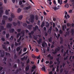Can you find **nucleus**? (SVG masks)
<instances>
[{"label": "nucleus", "instance_id": "1", "mask_svg": "<svg viewBox=\"0 0 74 74\" xmlns=\"http://www.w3.org/2000/svg\"><path fill=\"white\" fill-rule=\"evenodd\" d=\"M34 15H32L31 16L30 19H29L30 22L31 23H33L34 22Z\"/></svg>", "mask_w": 74, "mask_h": 74}, {"label": "nucleus", "instance_id": "2", "mask_svg": "<svg viewBox=\"0 0 74 74\" xmlns=\"http://www.w3.org/2000/svg\"><path fill=\"white\" fill-rule=\"evenodd\" d=\"M3 8L2 7H0V18L2 17V14L3 13V11L2 10Z\"/></svg>", "mask_w": 74, "mask_h": 74}, {"label": "nucleus", "instance_id": "3", "mask_svg": "<svg viewBox=\"0 0 74 74\" xmlns=\"http://www.w3.org/2000/svg\"><path fill=\"white\" fill-rule=\"evenodd\" d=\"M42 47H45V46H47V44L46 42H44L42 44H41Z\"/></svg>", "mask_w": 74, "mask_h": 74}, {"label": "nucleus", "instance_id": "4", "mask_svg": "<svg viewBox=\"0 0 74 74\" xmlns=\"http://www.w3.org/2000/svg\"><path fill=\"white\" fill-rule=\"evenodd\" d=\"M27 6H28L25 8V10H28V9H30L31 8V6L29 5H27Z\"/></svg>", "mask_w": 74, "mask_h": 74}, {"label": "nucleus", "instance_id": "5", "mask_svg": "<svg viewBox=\"0 0 74 74\" xmlns=\"http://www.w3.org/2000/svg\"><path fill=\"white\" fill-rule=\"evenodd\" d=\"M12 24L11 23L7 24V28H10L12 27Z\"/></svg>", "mask_w": 74, "mask_h": 74}, {"label": "nucleus", "instance_id": "6", "mask_svg": "<svg viewBox=\"0 0 74 74\" xmlns=\"http://www.w3.org/2000/svg\"><path fill=\"white\" fill-rule=\"evenodd\" d=\"M38 29V27L37 25L35 26V27L33 28V30L34 31H36L37 29Z\"/></svg>", "mask_w": 74, "mask_h": 74}, {"label": "nucleus", "instance_id": "7", "mask_svg": "<svg viewBox=\"0 0 74 74\" xmlns=\"http://www.w3.org/2000/svg\"><path fill=\"white\" fill-rule=\"evenodd\" d=\"M0 32H1L2 30L4 29V27L2 25H0Z\"/></svg>", "mask_w": 74, "mask_h": 74}, {"label": "nucleus", "instance_id": "8", "mask_svg": "<svg viewBox=\"0 0 74 74\" xmlns=\"http://www.w3.org/2000/svg\"><path fill=\"white\" fill-rule=\"evenodd\" d=\"M51 60H53V57L52 56H51V54H49L47 56Z\"/></svg>", "mask_w": 74, "mask_h": 74}, {"label": "nucleus", "instance_id": "9", "mask_svg": "<svg viewBox=\"0 0 74 74\" xmlns=\"http://www.w3.org/2000/svg\"><path fill=\"white\" fill-rule=\"evenodd\" d=\"M33 27V26L32 25H28L27 28L29 30H30L31 29H32V27Z\"/></svg>", "mask_w": 74, "mask_h": 74}, {"label": "nucleus", "instance_id": "10", "mask_svg": "<svg viewBox=\"0 0 74 74\" xmlns=\"http://www.w3.org/2000/svg\"><path fill=\"white\" fill-rule=\"evenodd\" d=\"M56 60L57 62H58V64H60V58H56Z\"/></svg>", "mask_w": 74, "mask_h": 74}, {"label": "nucleus", "instance_id": "11", "mask_svg": "<svg viewBox=\"0 0 74 74\" xmlns=\"http://www.w3.org/2000/svg\"><path fill=\"white\" fill-rule=\"evenodd\" d=\"M37 42L38 44H40L42 42V39L41 38L39 39V40H37Z\"/></svg>", "mask_w": 74, "mask_h": 74}, {"label": "nucleus", "instance_id": "12", "mask_svg": "<svg viewBox=\"0 0 74 74\" xmlns=\"http://www.w3.org/2000/svg\"><path fill=\"white\" fill-rule=\"evenodd\" d=\"M71 35L73 36L74 34V29H71Z\"/></svg>", "mask_w": 74, "mask_h": 74}, {"label": "nucleus", "instance_id": "13", "mask_svg": "<svg viewBox=\"0 0 74 74\" xmlns=\"http://www.w3.org/2000/svg\"><path fill=\"white\" fill-rule=\"evenodd\" d=\"M29 70V66H27L26 67H25V70L26 71H27Z\"/></svg>", "mask_w": 74, "mask_h": 74}, {"label": "nucleus", "instance_id": "14", "mask_svg": "<svg viewBox=\"0 0 74 74\" xmlns=\"http://www.w3.org/2000/svg\"><path fill=\"white\" fill-rule=\"evenodd\" d=\"M5 52L3 51V52L1 53V56L2 57H4L5 56Z\"/></svg>", "mask_w": 74, "mask_h": 74}, {"label": "nucleus", "instance_id": "15", "mask_svg": "<svg viewBox=\"0 0 74 74\" xmlns=\"http://www.w3.org/2000/svg\"><path fill=\"white\" fill-rule=\"evenodd\" d=\"M14 32V29H11L9 30V32L10 33H12Z\"/></svg>", "mask_w": 74, "mask_h": 74}, {"label": "nucleus", "instance_id": "16", "mask_svg": "<svg viewBox=\"0 0 74 74\" xmlns=\"http://www.w3.org/2000/svg\"><path fill=\"white\" fill-rule=\"evenodd\" d=\"M49 23L48 22H46V25L45 27L47 28H48L49 27Z\"/></svg>", "mask_w": 74, "mask_h": 74}, {"label": "nucleus", "instance_id": "17", "mask_svg": "<svg viewBox=\"0 0 74 74\" xmlns=\"http://www.w3.org/2000/svg\"><path fill=\"white\" fill-rule=\"evenodd\" d=\"M2 47H3V49H4L5 51H8V50H7V49L6 48L5 46V45H3Z\"/></svg>", "mask_w": 74, "mask_h": 74}, {"label": "nucleus", "instance_id": "18", "mask_svg": "<svg viewBox=\"0 0 74 74\" xmlns=\"http://www.w3.org/2000/svg\"><path fill=\"white\" fill-rule=\"evenodd\" d=\"M49 42H52V37H50V38L48 39Z\"/></svg>", "mask_w": 74, "mask_h": 74}, {"label": "nucleus", "instance_id": "19", "mask_svg": "<svg viewBox=\"0 0 74 74\" xmlns=\"http://www.w3.org/2000/svg\"><path fill=\"white\" fill-rule=\"evenodd\" d=\"M2 24H1V25H4L5 23V21L4 20H2Z\"/></svg>", "mask_w": 74, "mask_h": 74}, {"label": "nucleus", "instance_id": "20", "mask_svg": "<svg viewBox=\"0 0 74 74\" xmlns=\"http://www.w3.org/2000/svg\"><path fill=\"white\" fill-rule=\"evenodd\" d=\"M3 18L5 20H6L8 19V17L5 15H4L3 16Z\"/></svg>", "mask_w": 74, "mask_h": 74}, {"label": "nucleus", "instance_id": "21", "mask_svg": "<svg viewBox=\"0 0 74 74\" xmlns=\"http://www.w3.org/2000/svg\"><path fill=\"white\" fill-rule=\"evenodd\" d=\"M41 70H42V71H46V69L44 67H43L41 69Z\"/></svg>", "mask_w": 74, "mask_h": 74}, {"label": "nucleus", "instance_id": "22", "mask_svg": "<svg viewBox=\"0 0 74 74\" xmlns=\"http://www.w3.org/2000/svg\"><path fill=\"white\" fill-rule=\"evenodd\" d=\"M56 49L59 51L60 50V47L59 46H57V48Z\"/></svg>", "mask_w": 74, "mask_h": 74}, {"label": "nucleus", "instance_id": "23", "mask_svg": "<svg viewBox=\"0 0 74 74\" xmlns=\"http://www.w3.org/2000/svg\"><path fill=\"white\" fill-rule=\"evenodd\" d=\"M21 49V48L19 47H18L17 48H16V51H17V52L19 51Z\"/></svg>", "mask_w": 74, "mask_h": 74}, {"label": "nucleus", "instance_id": "24", "mask_svg": "<svg viewBox=\"0 0 74 74\" xmlns=\"http://www.w3.org/2000/svg\"><path fill=\"white\" fill-rule=\"evenodd\" d=\"M15 16L13 13H12L11 14V17L12 18H14L15 17Z\"/></svg>", "mask_w": 74, "mask_h": 74}, {"label": "nucleus", "instance_id": "25", "mask_svg": "<svg viewBox=\"0 0 74 74\" xmlns=\"http://www.w3.org/2000/svg\"><path fill=\"white\" fill-rule=\"evenodd\" d=\"M34 58H36V59H38L39 58H40V55H39V56H37V57H36V56H34Z\"/></svg>", "mask_w": 74, "mask_h": 74}, {"label": "nucleus", "instance_id": "26", "mask_svg": "<svg viewBox=\"0 0 74 74\" xmlns=\"http://www.w3.org/2000/svg\"><path fill=\"white\" fill-rule=\"evenodd\" d=\"M23 16L22 15H21L18 17V18L19 20H21L22 19Z\"/></svg>", "mask_w": 74, "mask_h": 74}, {"label": "nucleus", "instance_id": "27", "mask_svg": "<svg viewBox=\"0 0 74 74\" xmlns=\"http://www.w3.org/2000/svg\"><path fill=\"white\" fill-rule=\"evenodd\" d=\"M5 53L6 54V56H10V54L9 53H8L7 52H5Z\"/></svg>", "mask_w": 74, "mask_h": 74}, {"label": "nucleus", "instance_id": "28", "mask_svg": "<svg viewBox=\"0 0 74 74\" xmlns=\"http://www.w3.org/2000/svg\"><path fill=\"white\" fill-rule=\"evenodd\" d=\"M28 53V51L25 52V53H23L22 55H21V56H24L27 53Z\"/></svg>", "mask_w": 74, "mask_h": 74}, {"label": "nucleus", "instance_id": "29", "mask_svg": "<svg viewBox=\"0 0 74 74\" xmlns=\"http://www.w3.org/2000/svg\"><path fill=\"white\" fill-rule=\"evenodd\" d=\"M9 14V12L7 10H6L5 11V14L6 15H8Z\"/></svg>", "mask_w": 74, "mask_h": 74}, {"label": "nucleus", "instance_id": "30", "mask_svg": "<svg viewBox=\"0 0 74 74\" xmlns=\"http://www.w3.org/2000/svg\"><path fill=\"white\" fill-rule=\"evenodd\" d=\"M21 35V33H18L17 35V36H16V38H19V37L20 36V35Z\"/></svg>", "mask_w": 74, "mask_h": 74}, {"label": "nucleus", "instance_id": "31", "mask_svg": "<svg viewBox=\"0 0 74 74\" xmlns=\"http://www.w3.org/2000/svg\"><path fill=\"white\" fill-rule=\"evenodd\" d=\"M36 68V66L35 65H34V66H33L32 67V69H35Z\"/></svg>", "mask_w": 74, "mask_h": 74}, {"label": "nucleus", "instance_id": "32", "mask_svg": "<svg viewBox=\"0 0 74 74\" xmlns=\"http://www.w3.org/2000/svg\"><path fill=\"white\" fill-rule=\"evenodd\" d=\"M10 34H6V37L8 38L9 37H10Z\"/></svg>", "mask_w": 74, "mask_h": 74}, {"label": "nucleus", "instance_id": "33", "mask_svg": "<svg viewBox=\"0 0 74 74\" xmlns=\"http://www.w3.org/2000/svg\"><path fill=\"white\" fill-rule=\"evenodd\" d=\"M13 25L14 26H16L17 25V23H15V22H14L13 23Z\"/></svg>", "mask_w": 74, "mask_h": 74}, {"label": "nucleus", "instance_id": "34", "mask_svg": "<svg viewBox=\"0 0 74 74\" xmlns=\"http://www.w3.org/2000/svg\"><path fill=\"white\" fill-rule=\"evenodd\" d=\"M21 10L20 8H18V9L17 10L18 12V13L20 12L21 11Z\"/></svg>", "mask_w": 74, "mask_h": 74}, {"label": "nucleus", "instance_id": "35", "mask_svg": "<svg viewBox=\"0 0 74 74\" xmlns=\"http://www.w3.org/2000/svg\"><path fill=\"white\" fill-rule=\"evenodd\" d=\"M17 58V57L16 56V54H15L14 55V59H16Z\"/></svg>", "mask_w": 74, "mask_h": 74}, {"label": "nucleus", "instance_id": "36", "mask_svg": "<svg viewBox=\"0 0 74 74\" xmlns=\"http://www.w3.org/2000/svg\"><path fill=\"white\" fill-rule=\"evenodd\" d=\"M16 30L18 32H20L21 31V29H17Z\"/></svg>", "mask_w": 74, "mask_h": 74}, {"label": "nucleus", "instance_id": "37", "mask_svg": "<svg viewBox=\"0 0 74 74\" xmlns=\"http://www.w3.org/2000/svg\"><path fill=\"white\" fill-rule=\"evenodd\" d=\"M57 36H58V37L57 36H56V37L57 39H58V38H59V37L60 36V34H58V35H57Z\"/></svg>", "mask_w": 74, "mask_h": 74}, {"label": "nucleus", "instance_id": "38", "mask_svg": "<svg viewBox=\"0 0 74 74\" xmlns=\"http://www.w3.org/2000/svg\"><path fill=\"white\" fill-rule=\"evenodd\" d=\"M64 6L65 7H67V8H68V7H69V5L68 4V3H67L64 5Z\"/></svg>", "mask_w": 74, "mask_h": 74}, {"label": "nucleus", "instance_id": "39", "mask_svg": "<svg viewBox=\"0 0 74 74\" xmlns=\"http://www.w3.org/2000/svg\"><path fill=\"white\" fill-rule=\"evenodd\" d=\"M13 67L14 68L16 69L17 67V64H14V65L13 66Z\"/></svg>", "mask_w": 74, "mask_h": 74}, {"label": "nucleus", "instance_id": "40", "mask_svg": "<svg viewBox=\"0 0 74 74\" xmlns=\"http://www.w3.org/2000/svg\"><path fill=\"white\" fill-rule=\"evenodd\" d=\"M53 8L55 10H57V8L56 6L53 7Z\"/></svg>", "mask_w": 74, "mask_h": 74}, {"label": "nucleus", "instance_id": "41", "mask_svg": "<svg viewBox=\"0 0 74 74\" xmlns=\"http://www.w3.org/2000/svg\"><path fill=\"white\" fill-rule=\"evenodd\" d=\"M18 72H19V70L17 69L16 71L14 73H15V74H17L18 73Z\"/></svg>", "mask_w": 74, "mask_h": 74}, {"label": "nucleus", "instance_id": "42", "mask_svg": "<svg viewBox=\"0 0 74 74\" xmlns=\"http://www.w3.org/2000/svg\"><path fill=\"white\" fill-rule=\"evenodd\" d=\"M23 26L24 27H26L27 26V25L26 23H24L23 24Z\"/></svg>", "mask_w": 74, "mask_h": 74}, {"label": "nucleus", "instance_id": "43", "mask_svg": "<svg viewBox=\"0 0 74 74\" xmlns=\"http://www.w3.org/2000/svg\"><path fill=\"white\" fill-rule=\"evenodd\" d=\"M35 19L36 20H37L38 19V17L37 15H36L35 16Z\"/></svg>", "mask_w": 74, "mask_h": 74}, {"label": "nucleus", "instance_id": "44", "mask_svg": "<svg viewBox=\"0 0 74 74\" xmlns=\"http://www.w3.org/2000/svg\"><path fill=\"white\" fill-rule=\"evenodd\" d=\"M60 43L61 44V43H62L63 42V39L62 38H60Z\"/></svg>", "mask_w": 74, "mask_h": 74}, {"label": "nucleus", "instance_id": "45", "mask_svg": "<svg viewBox=\"0 0 74 74\" xmlns=\"http://www.w3.org/2000/svg\"><path fill=\"white\" fill-rule=\"evenodd\" d=\"M63 31H62L61 30H60V32H59V33L60 34H62L63 33Z\"/></svg>", "mask_w": 74, "mask_h": 74}, {"label": "nucleus", "instance_id": "46", "mask_svg": "<svg viewBox=\"0 0 74 74\" xmlns=\"http://www.w3.org/2000/svg\"><path fill=\"white\" fill-rule=\"evenodd\" d=\"M24 59H25V56L23 58H21V60H22L23 61Z\"/></svg>", "mask_w": 74, "mask_h": 74}, {"label": "nucleus", "instance_id": "47", "mask_svg": "<svg viewBox=\"0 0 74 74\" xmlns=\"http://www.w3.org/2000/svg\"><path fill=\"white\" fill-rule=\"evenodd\" d=\"M14 44H11V48L12 49H13L14 48Z\"/></svg>", "mask_w": 74, "mask_h": 74}, {"label": "nucleus", "instance_id": "48", "mask_svg": "<svg viewBox=\"0 0 74 74\" xmlns=\"http://www.w3.org/2000/svg\"><path fill=\"white\" fill-rule=\"evenodd\" d=\"M29 62H30V60L29 59H28L27 61V64H28L29 63Z\"/></svg>", "mask_w": 74, "mask_h": 74}, {"label": "nucleus", "instance_id": "49", "mask_svg": "<svg viewBox=\"0 0 74 74\" xmlns=\"http://www.w3.org/2000/svg\"><path fill=\"white\" fill-rule=\"evenodd\" d=\"M22 4V2L21 1H20L19 2V5H21Z\"/></svg>", "mask_w": 74, "mask_h": 74}, {"label": "nucleus", "instance_id": "50", "mask_svg": "<svg viewBox=\"0 0 74 74\" xmlns=\"http://www.w3.org/2000/svg\"><path fill=\"white\" fill-rule=\"evenodd\" d=\"M67 26L70 27V26H71V24H70V23H67Z\"/></svg>", "mask_w": 74, "mask_h": 74}, {"label": "nucleus", "instance_id": "51", "mask_svg": "<svg viewBox=\"0 0 74 74\" xmlns=\"http://www.w3.org/2000/svg\"><path fill=\"white\" fill-rule=\"evenodd\" d=\"M17 23L18 24V26H20V23H21L19 21H17Z\"/></svg>", "mask_w": 74, "mask_h": 74}, {"label": "nucleus", "instance_id": "52", "mask_svg": "<svg viewBox=\"0 0 74 74\" xmlns=\"http://www.w3.org/2000/svg\"><path fill=\"white\" fill-rule=\"evenodd\" d=\"M27 50V48H24L23 49V52H26Z\"/></svg>", "mask_w": 74, "mask_h": 74}, {"label": "nucleus", "instance_id": "53", "mask_svg": "<svg viewBox=\"0 0 74 74\" xmlns=\"http://www.w3.org/2000/svg\"><path fill=\"white\" fill-rule=\"evenodd\" d=\"M65 65H66V63H62V67H64Z\"/></svg>", "mask_w": 74, "mask_h": 74}, {"label": "nucleus", "instance_id": "54", "mask_svg": "<svg viewBox=\"0 0 74 74\" xmlns=\"http://www.w3.org/2000/svg\"><path fill=\"white\" fill-rule=\"evenodd\" d=\"M15 46H17L18 45V44L16 42H15Z\"/></svg>", "mask_w": 74, "mask_h": 74}, {"label": "nucleus", "instance_id": "55", "mask_svg": "<svg viewBox=\"0 0 74 74\" xmlns=\"http://www.w3.org/2000/svg\"><path fill=\"white\" fill-rule=\"evenodd\" d=\"M62 31H64V25H62Z\"/></svg>", "mask_w": 74, "mask_h": 74}, {"label": "nucleus", "instance_id": "56", "mask_svg": "<svg viewBox=\"0 0 74 74\" xmlns=\"http://www.w3.org/2000/svg\"><path fill=\"white\" fill-rule=\"evenodd\" d=\"M35 51L36 52H38L39 51V50L38 49H37V48H36L35 49Z\"/></svg>", "mask_w": 74, "mask_h": 74}, {"label": "nucleus", "instance_id": "57", "mask_svg": "<svg viewBox=\"0 0 74 74\" xmlns=\"http://www.w3.org/2000/svg\"><path fill=\"white\" fill-rule=\"evenodd\" d=\"M66 34L67 35H69L70 34V32H66Z\"/></svg>", "mask_w": 74, "mask_h": 74}, {"label": "nucleus", "instance_id": "58", "mask_svg": "<svg viewBox=\"0 0 74 74\" xmlns=\"http://www.w3.org/2000/svg\"><path fill=\"white\" fill-rule=\"evenodd\" d=\"M7 59V58L6 57H4L3 60L4 61H6Z\"/></svg>", "mask_w": 74, "mask_h": 74}, {"label": "nucleus", "instance_id": "59", "mask_svg": "<svg viewBox=\"0 0 74 74\" xmlns=\"http://www.w3.org/2000/svg\"><path fill=\"white\" fill-rule=\"evenodd\" d=\"M43 30L45 31H46L47 30V28L45 27H44L43 28Z\"/></svg>", "mask_w": 74, "mask_h": 74}, {"label": "nucleus", "instance_id": "60", "mask_svg": "<svg viewBox=\"0 0 74 74\" xmlns=\"http://www.w3.org/2000/svg\"><path fill=\"white\" fill-rule=\"evenodd\" d=\"M34 31H31V33L32 34H33L34 33Z\"/></svg>", "mask_w": 74, "mask_h": 74}, {"label": "nucleus", "instance_id": "61", "mask_svg": "<svg viewBox=\"0 0 74 74\" xmlns=\"http://www.w3.org/2000/svg\"><path fill=\"white\" fill-rule=\"evenodd\" d=\"M1 40L3 41H5V39L4 38H2Z\"/></svg>", "mask_w": 74, "mask_h": 74}, {"label": "nucleus", "instance_id": "62", "mask_svg": "<svg viewBox=\"0 0 74 74\" xmlns=\"http://www.w3.org/2000/svg\"><path fill=\"white\" fill-rule=\"evenodd\" d=\"M47 49V51H49V50L50 49V48L49 47H48Z\"/></svg>", "mask_w": 74, "mask_h": 74}, {"label": "nucleus", "instance_id": "63", "mask_svg": "<svg viewBox=\"0 0 74 74\" xmlns=\"http://www.w3.org/2000/svg\"><path fill=\"white\" fill-rule=\"evenodd\" d=\"M45 36H47L48 35V34L47 32H45Z\"/></svg>", "mask_w": 74, "mask_h": 74}, {"label": "nucleus", "instance_id": "64", "mask_svg": "<svg viewBox=\"0 0 74 74\" xmlns=\"http://www.w3.org/2000/svg\"><path fill=\"white\" fill-rule=\"evenodd\" d=\"M72 12V9H70V10H69V12L71 13Z\"/></svg>", "mask_w": 74, "mask_h": 74}]
</instances>
